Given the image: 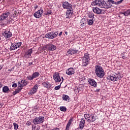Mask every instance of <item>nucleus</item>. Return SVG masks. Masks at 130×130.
Here are the masks:
<instances>
[{"mask_svg": "<svg viewBox=\"0 0 130 130\" xmlns=\"http://www.w3.org/2000/svg\"><path fill=\"white\" fill-rule=\"evenodd\" d=\"M91 6H98L103 9H109L112 7V4H110L108 2L104 1V0H95L91 3Z\"/></svg>", "mask_w": 130, "mask_h": 130, "instance_id": "obj_1", "label": "nucleus"}, {"mask_svg": "<svg viewBox=\"0 0 130 130\" xmlns=\"http://www.w3.org/2000/svg\"><path fill=\"white\" fill-rule=\"evenodd\" d=\"M95 74L98 78H103L105 75L104 70H103L102 67L99 65H96L95 66Z\"/></svg>", "mask_w": 130, "mask_h": 130, "instance_id": "obj_2", "label": "nucleus"}, {"mask_svg": "<svg viewBox=\"0 0 130 130\" xmlns=\"http://www.w3.org/2000/svg\"><path fill=\"white\" fill-rule=\"evenodd\" d=\"M90 61V54L86 53L84 56L82 57V66L83 67H87L89 64Z\"/></svg>", "mask_w": 130, "mask_h": 130, "instance_id": "obj_3", "label": "nucleus"}, {"mask_svg": "<svg viewBox=\"0 0 130 130\" xmlns=\"http://www.w3.org/2000/svg\"><path fill=\"white\" fill-rule=\"evenodd\" d=\"M107 79L109 80V81L115 82L116 81H119V80H121V76H120V75L119 74L115 73L114 74H112L110 76H108Z\"/></svg>", "mask_w": 130, "mask_h": 130, "instance_id": "obj_4", "label": "nucleus"}, {"mask_svg": "<svg viewBox=\"0 0 130 130\" xmlns=\"http://www.w3.org/2000/svg\"><path fill=\"white\" fill-rule=\"evenodd\" d=\"M84 117L87 121L90 122H94V121H95L96 119V117H95L94 115L90 114H85L84 115Z\"/></svg>", "mask_w": 130, "mask_h": 130, "instance_id": "obj_5", "label": "nucleus"}, {"mask_svg": "<svg viewBox=\"0 0 130 130\" xmlns=\"http://www.w3.org/2000/svg\"><path fill=\"white\" fill-rule=\"evenodd\" d=\"M2 35L5 37V39H9V38H11V37L13 36V34H12V32H11V30L10 29L3 30Z\"/></svg>", "mask_w": 130, "mask_h": 130, "instance_id": "obj_6", "label": "nucleus"}, {"mask_svg": "<svg viewBox=\"0 0 130 130\" xmlns=\"http://www.w3.org/2000/svg\"><path fill=\"white\" fill-rule=\"evenodd\" d=\"M44 48H45L47 52L49 51H54V50H56V46L53 44L49 43L44 46Z\"/></svg>", "mask_w": 130, "mask_h": 130, "instance_id": "obj_7", "label": "nucleus"}, {"mask_svg": "<svg viewBox=\"0 0 130 130\" xmlns=\"http://www.w3.org/2000/svg\"><path fill=\"white\" fill-rule=\"evenodd\" d=\"M44 119L45 118L43 116L36 117L33 119L32 122L35 125L40 124V123L44 122Z\"/></svg>", "mask_w": 130, "mask_h": 130, "instance_id": "obj_8", "label": "nucleus"}, {"mask_svg": "<svg viewBox=\"0 0 130 130\" xmlns=\"http://www.w3.org/2000/svg\"><path fill=\"white\" fill-rule=\"evenodd\" d=\"M58 35V31L53 32L51 31L49 32H47L45 36V38H48V39H53L56 37Z\"/></svg>", "mask_w": 130, "mask_h": 130, "instance_id": "obj_9", "label": "nucleus"}, {"mask_svg": "<svg viewBox=\"0 0 130 130\" xmlns=\"http://www.w3.org/2000/svg\"><path fill=\"white\" fill-rule=\"evenodd\" d=\"M53 80L56 83H60L61 82V79L60 76H59V73L55 72L53 76Z\"/></svg>", "mask_w": 130, "mask_h": 130, "instance_id": "obj_10", "label": "nucleus"}, {"mask_svg": "<svg viewBox=\"0 0 130 130\" xmlns=\"http://www.w3.org/2000/svg\"><path fill=\"white\" fill-rule=\"evenodd\" d=\"M80 51L78 50H77L75 48L74 49H70L67 52V55H69V54H71L72 55V54H79L80 53Z\"/></svg>", "mask_w": 130, "mask_h": 130, "instance_id": "obj_11", "label": "nucleus"}, {"mask_svg": "<svg viewBox=\"0 0 130 130\" xmlns=\"http://www.w3.org/2000/svg\"><path fill=\"white\" fill-rule=\"evenodd\" d=\"M10 16V12L6 11L3 13L0 16V22H3L4 20H6V19H8V17Z\"/></svg>", "mask_w": 130, "mask_h": 130, "instance_id": "obj_12", "label": "nucleus"}, {"mask_svg": "<svg viewBox=\"0 0 130 130\" xmlns=\"http://www.w3.org/2000/svg\"><path fill=\"white\" fill-rule=\"evenodd\" d=\"M62 6L63 9H65L66 10H68L69 9H72L73 7V5L69 3V2L65 1L62 3Z\"/></svg>", "mask_w": 130, "mask_h": 130, "instance_id": "obj_13", "label": "nucleus"}, {"mask_svg": "<svg viewBox=\"0 0 130 130\" xmlns=\"http://www.w3.org/2000/svg\"><path fill=\"white\" fill-rule=\"evenodd\" d=\"M42 14H43V10L40 9L37 12H36L34 13V16L35 18H37V19H39V18L42 17Z\"/></svg>", "mask_w": 130, "mask_h": 130, "instance_id": "obj_14", "label": "nucleus"}, {"mask_svg": "<svg viewBox=\"0 0 130 130\" xmlns=\"http://www.w3.org/2000/svg\"><path fill=\"white\" fill-rule=\"evenodd\" d=\"M38 84H35V86L30 89L29 91V94L30 95H33V94H35L37 92L38 90Z\"/></svg>", "mask_w": 130, "mask_h": 130, "instance_id": "obj_15", "label": "nucleus"}, {"mask_svg": "<svg viewBox=\"0 0 130 130\" xmlns=\"http://www.w3.org/2000/svg\"><path fill=\"white\" fill-rule=\"evenodd\" d=\"M66 72L67 75H68V76H72V75L75 74V69H74V68H70L67 69Z\"/></svg>", "mask_w": 130, "mask_h": 130, "instance_id": "obj_16", "label": "nucleus"}, {"mask_svg": "<svg viewBox=\"0 0 130 130\" xmlns=\"http://www.w3.org/2000/svg\"><path fill=\"white\" fill-rule=\"evenodd\" d=\"M88 83L90 86L94 87V88L97 87V82H96L95 80L90 78L88 79Z\"/></svg>", "mask_w": 130, "mask_h": 130, "instance_id": "obj_17", "label": "nucleus"}, {"mask_svg": "<svg viewBox=\"0 0 130 130\" xmlns=\"http://www.w3.org/2000/svg\"><path fill=\"white\" fill-rule=\"evenodd\" d=\"M92 10L93 13H94V14H96V15H101L102 13V10L100 8H98V7H93L92 8Z\"/></svg>", "mask_w": 130, "mask_h": 130, "instance_id": "obj_18", "label": "nucleus"}, {"mask_svg": "<svg viewBox=\"0 0 130 130\" xmlns=\"http://www.w3.org/2000/svg\"><path fill=\"white\" fill-rule=\"evenodd\" d=\"M85 122H86V120H85L84 118H82L79 123L80 129L82 130L85 127Z\"/></svg>", "mask_w": 130, "mask_h": 130, "instance_id": "obj_19", "label": "nucleus"}, {"mask_svg": "<svg viewBox=\"0 0 130 130\" xmlns=\"http://www.w3.org/2000/svg\"><path fill=\"white\" fill-rule=\"evenodd\" d=\"M73 121H74V118H71L68 121L65 130H70V126H71Z\"/></svg>", "mask_w": 130, "mask_h": 130, "instance_id": "obj_20", "label": "nucleus"}, {"mask_svg": "<svg viewBox=\"0 0 130 130\" xmlns=\"http://www.w3.org/2000/svg\"><path fill=\"white\" fill-rule=\"evenodd\" d=\"M122 2H123V0H120L117 2H115L113 0H108V3H109L110 5H111V4L113 5H120V4H121Z\"/></svg>", "mask_w": 130, "mask_h": 130, "instance_id": "obj_21", "label": "nucleus"}, {"mask_svg": "<svg viewBox=\"0 0 130 130\" xmlns=\"http://www.w3.org/2000/svg\"><path fill=\"white\" fill-rule=\"evenodd\" d=\"M73 14H74V11H73V7H71V9H67V11L66 12V15H68V16H73Z\"/></svg>", "mask_w": 130, "mask_h": 130, "instance_id": "obj_22", "label": "nucleus"}, {"mask_svg": "<svg viewBox=\"0 0 130 130\" xmlns=\"http://www.w3.org/2000/svg\"><path fill=\"white\" fill-rule=\"evenodd\" d=\"M42 85L44 88H46L47 89H49V88H50V84H49V82H48V81L43 82Z\"/></svg>", "mask_w": 130, "mask_h": 130, "instance_id": "obj_23", "label": "nucleus"}, {"mask_svg": "<svg viewBox=\"0 0 130 130\" xmlns=\"http://www.w3.org/2000/svg\"><path fill=\"white\" fill-rule=\"evenodd\" d=\"M80 23L81 24L80 25V26L84 27L85 25L87 24V20H86V19L85 18L81 19V20H80Z\"/></svg>", "mask_w": 130, "mask_h": 130, "instance_id": "obj_24", "label": "nucleus"}, {"mask_svg": "<svg viewBox=\"0 0 130 130\" xmlns=\"http://www.w3.org/2000/svg\"><path fill=\"white\" fill-rule=\"evenodd\" d=\"M62 98L64 101H68V102H70V96H69V95L67 94H63Z\"/></svg>", "mask_w": 130, "mask_h": 130, "instance_id": "obj_25", "label": "nucleus"}, {"mask_svg": "<svg viewBox=\"0 0 130 130\" xmlns=\"http://www.w3.org/2000/svg\"><path fill=\"white\" fill-rule=\"evenodd\" d=\"M32 76L34 79H36V78H38L40 76V74L39 72H35L32 74Z\"/></svg>", "mask_w": 130, "mask_h": 130, "instance_id": "obj_26", "label": "nucleus"}, {"mask_svg": "<svg viewBox=\"0 0 130 130\" xmlns=\"http://www.w3.org/2000/svg\"><path fill=\"white\" fill-rule=\"evenodd\" d=\"M121 14L122 15H124V16H125V17L128 16L129 15H130V10H128L124 12H121Z\"/></svg>", "mask_w": 130, "mask_h": 130, "instance_id": "obj_27", "label": "nucleus"}, {"mask_svg": "<svg viewBox=\"0 0 130 130\" xmlns=\"http://www.w3.org/2000/svg\"><path fill=\"white\" fill-rule=\"evenodd\" d=\"M88 25L89 26H92L94 23V19H88L87 21Z\"/></svg>", "mask_w": 130, "mask_h": 130, "instance_id": "obj_28", "label": "nucleus"}, {"mask_svg": "<svg viewBox=\"0 0 130 130\" xmlns=\"http://www.w3.org/2000/svg\"><path fill=\"white\" fill-rule=\"evenodd\" d=\"M32 49H30L27 51V53H26V54H27V57H30V56H31V54H32Z\"/></svg>", "mask_w": 130, "mask_h": 130, "instance_id": "obj_29", "label": "nucleus"}, {"mask_svg": "<svg viewBox=\"0 0 130 130\" xmlns=\"http://www.w3.org/2000/svg\"><path fill=\"white\" fill-rule=\"evenodd\" d=\"M16 49H17V47H16L15 44H12L10 50H15Z\"/></svg>", "mask_w": 130, "mask_h": 130, "instance_id": "obj_30", "label": "nucleus"}, {"mask_svg": "<svg viewBox=\"0 0 130 130\" xmlns=\"http://www.w3.org/2000/svg\"><path fill=\"white\" fill-rule=\"evenodd\" d=\"M8 91H9V87H8L7 86H4L3 88V92L4 93H7Z\"/></svg>", "mask_w": 130, "mask_h": 130, "instance_id": "obj_31", "label": "nucleus"}, {"mask_svg": "<svg viewBox=\"0 0 130 130\" xmlns=\"http://www.w3.org/2000/svg\"><path fill=\"white\" fill-rule=\"evenodd\" d=\"M22 89H20V88H17V89H16V90H15V91H14V92H13V95H16V94H18L19 92H21V90Z\"/></svg>", "mask_w": 130, "mask_h": 130, "instance_id": "obj_32", "label": "nucleus"}, {"mask_svg": "<svg viewBox=\"0 0 130 130\" xmlns=\"http://www.w3.org/2000/svg\"><path fill=\"white\" fill-rule=\"evenodd\" d=\"M18 84H19V85L18 87V89H20L21 90H22L23 89V87H24V85L20 81L18 82Z\"/></svg>", "mask_w": 130, "mask_h": 130, "instance_id": "obj_33", "label": "nucleus"}, {"mask_svg": "<svg viewBox=\"0 0 130 130\" xmlns=\"http://www.w3.org/2000/svg\"><path fill=\"white\" fill-rule=\"evenodd\" d=\"M20 83H21L23 86H27V85L28 84V83H27V81H26L25 80H21L20 81Z\"/></svg>", "mask_w": 130, "mask_h": 130, "instance_id": "obj_34", "label": "nucleus"}, {"mask_svg": "<svg viewBox=\"0 0 130 130\" xmlns=\"http://www.w3.org/2000/svg\"><path fill=\"white\" fill-rule=\"evenodd\" d=\"M60 111H63V112H66L67 111V108L64 106H61L60 107Z\"/></svg>", "mask_w": 130, "mask_h": 130, "instance_id": "obj_35", "label": "nucleus"}, {"mask_svg": "<svg viewBox=\"0 0 130 130\" xmlns=\"http://www.w3.org/2000/svg\"><path fill=\"white\" fill-rule=\"evenodd\" d=\"M88 18H89L91 19L94 20V13H90L88 15Z\"/></svg>", "mask_w": 130, "mask_h": 130, "instance_id": "obj_36", "label": "nucleus"}, {"mask_svg": "<svg viewBox=\"0 0 130 130\" xmlns=\"http://www.w3.org/2000/svg\"><path fill=\"white\" fill-rule=\"evenodd\" d=\"M27 80H28V81H32V80L34 79V78H33V76L31 75H28L27 77Z\"/></svg>", "mask_w": 130, "mask_h": 130, "instance_id": "obj_37", "label": "nucleus"}, {"mask_svg": "<svg viewBox=\"0 0 130 130\" xmlns=\"http://www.w3.org/2000/svg\"><path fill=\"white\" fill-rule=\"evenodd\" d=\"M13 125L14 126V129L15 130H17L19 127V125H18L17 123H13Z\"/></svg>", "mask_w": 130, "mask_h": 130, "instance_id": "obj_38", "label": "nucleus"}, {"mask_svg": "<svg viewBox=\"0 0 130 130\" xmlns=\"http://www.w3.org/2000/svg\"><path fill=\"white\" fill-rule=\"evenodd\" d=\"M121 56L122 58H123V59H126V57L125 56V55H124V54H121Z\"/></svg>", "mask_w": 130, "mask_h": 130, "instance_id": "obj_39", "label": "nucleus"}, {"mask_svg": "<svg viewBox=\"0 0 130 130\" xmlns=\"http://www.w3.org/2000/svg\"><path fill=\"white\" fill-rule=\"evenodd\" d=\"M59 89H60V85L55 86L54 88L55 90H59Z\"/></svg>", "mask_w": 130, "mask_h": 130, "instance_id": "obj_40", "label": "nucleus"}, {"mask_svg": "<svg viewBox=\"0 0 130 130\" xmlns=\"http://www.w3.org/2000/svg\"><path fill=\"white\" fill-rule=\"evenodd\" d=\"M51 14H52V12H51V11H48L47 12L46 15H48V16H49V15H51Z\"/></svg>", "mask_w": 130, "mask_h": 130, "instance_id": "obj_41", "label": "nucleus"}, {"mask_svg": "<svg viewBox=\"0 0 130 130\" xmlns=\"http://www.w3.org/2000/svg\"><path fill=\"white\" fill-rule=\"evenodd\" d=\"M34 130H39L40 129V126H35L34 128Z\"/></svg>", "mask_w": 130, "mask_h": 130, "instance_id": "obj_42", "label": "nucleus"}, {"mask_svg": "<svg viewBox=\"0 0 130 130\" xmlns=\"http://www.w3.org/2000/svg\"><path fill=\"white\" fill-rule=\"evenodd\" d=\"M17 44L18 48L20 47L21 45H22V42H18V43H17Z\"/></svg>", "mask_w": 130, "mask_h": 130, "instance_id": "obj_43", "label": "nucleus"}, {"mask_svg": "<svg viewBox=\"0 0 130 130\" xmlns=\"http://www.w3.org/2000/svg\"><path fill=\"white\" fill-rule=\"evenodd\" d=\"M13 88H16L17 87V83H14L12 85Z\"/></svg>", "mask_w": 130, "mask_h": 130, "instance_id": "obj_44", "label": "nucleus"}, {"mask_svg": "<svg viewBox=\"0 0 130 130\" xmlns=\"http://www.w3.org/2000/svg\"><path fill=\"white\" fill-rule=\"evenodd\" d=\"M26 125H28V126L31 125V122H30V121H27V122H26Z\"/></svg>", "mask_w": 130, "mask_h": 130, "instance_id": "obj_45", "label": "nucleus"}, {"mask_svg": "<svg viewBox=\"0 0 130 130\" xmlns=\"http://www.w3.org/2000/svg\"><path fill=\"white\" fill-rule=\"evenodd\" d=\"M34 8L35 10H36V9H37L38 8V5H35L34 6Z\"/></svg>", "mask_w": 130, "mask_h": 130, "instance_id": "obj_46", "label": "nucleus"}, {"mask_svg": "<svg viewBox=\"0 0 130 130\" xmlns=\"http://www.w3.org/2000/svg\"><path fill=\"white\" fill-rule=\"evenodd\" d=\"M49 130H59V128L56 127V128H54L53 129H50Z\"/></svg>", "mask_w": 130, "mask_h": 130, "instance_id": "obj_47", "label": "nucleus"}, {"mask_svg": "<svg viewBox=\"0 0 130 130\" xmlns=\"http://www.w3.org/2000/svg\"><path fill=\"white\" fill-rule=\"evenodd\" d=\"M100 90H101L100 89L97 88V89H96V90H95V92H100Z\"/></svg>", "mask_w": 130, "mask_h": 130, "instance_id": "obj_48", "label": "nucleus"}, {"mask_svg": "<svg viewBox=\"0 0 130 130\" xmlns=\"http://www.w3.org/2000/svg\"><path fill=\"white\" fill-rule=\"evenodd\" d=\"M59 36H61V35H62V31H61L58 34Z\"/></svg>", "mask_w": 130, "mask_h": 130, "instance_id": "obj_49", "label": "nucleus"}, {"mask_svg": "<svg viewBox=\"0 0 130 130\" xmlns=\"http://www.w3.org/2000/svg\"><path fill=\"white\" fill-rule=\"evenodd\" d=\"M15 47H16V49H17V48H19V47H18V44H17V43H15Z\"/></svg>", "mask_w": 130, "mask_h": 130, "instance_id": "obj_50", "label": "nucleus"}, {"mask_svg": "<svg viewBox=\"0 0 130 130\" xmlns=\"http://www.w3.org/2000/svg\"><path fill=\"white\" fill-rule=\"evenodd\" d=\"M32 64H33V62H29V63H28L29 67H30V66H32Z\"/></svg>", "mask_w": 130, "mask_h": 130, "instance_id": "obj_51", "label": "nucleus"}, {"mask_svg": "<svg viewBox=\"0 0 130 130\" xmlns=\"http://www.w3.org/2000/svg\"><path fill=\"white\" fill-rule=\"evenodd\" d=\"M61 80H62V82H61V83H60V85H61V84L62 83V82H63V77H61Z\"/></svg>", "mask_w": 130, "mask_h": 130, "instance_id": "obj_52", "label": "nucleus"}, {"mask_svg": "<svg viewBox=\"0 0 130 130\" xmlns=\"http://www.w3.org/2000/svg\"><path fill=\"white\" fill-rule=\"evenodd\" d=\"M16 15H17V12H15L14 14H13L14 17H16Z\"/></svg>", "mask_w": 130, "mask_h": 130, "instance_id": "obj_53", "label": "nucleus"}, {"mask_svg": "<svg viewBox=\"0 0 130 130\" xmlns=\"http://www.w3.org/2000/svg\"><path fill=\"white\" fill-rule=\"evenodd\" d=\"M3 87V84H2V82H0V88H2Z\"/></svg>", "mask_w": 130, "mask_h": 130, "instance_id": "obj_54", "label": "nucleus"}, {"mask_svg": "<svg viewBox=\"0 0 130 130\" xmlns=\"http://www.w3.org/2000/svg\"><path fill=\"white\" fill-rule=\"evenodd\" d=\"M14 69H15V68H14V67H12V69H11V70H9L8 71H13V70H14Z\"/></svg>", "mask_w": 130, "mask_h": 130, "instance_id": "obj_55", "label": "nucleus"}, {"mask_svg": "<svg viewBox=\"0 0 130 130\" xmlns=\"http://www.w3.org/2000/svg\"><path fill=\"white\" fill-rule=\"evenodd\" d=\"M79 129H80V126L75 129V130H79Z\"/></svg>", "mask_w": 130, "mask_h": 130, "instance_id": "obj_56", "label": "nucleus"}, {"mask_svg": "<svg viewBox=\"0 0 130 130\" xmlns=\"http://www.w3.org/2000/svg\"><path fill=\"white\" fill-rule=\"evenodd\" d=\"M66 35L68 36V31H65Z\"/></svg>", "mask_w": 130, "mask_h": 130, "instance_id": "obj_57", "label": "nucleus"}, {"mask_svg": "<svg viewBox=\"0 0 130 130\" xmlns=\"http://www.w3.org/2000/svg\"><path fill=\"white\" fill-rule=\"evenodd\" d=\"M10 22H12V21H13V19H10Z\"/></svg>", "mask_w": 130, "mask_h": 130, "instance_id": "obj_58", "label": "nucleus"}, {"mask_svg": "<svg viewBox=\"0 0 130 130\" xmlns=\"http://www.w3.org/2000/svg\"><path fill=\"white\" fill-rule=\"evenodd\" d=\"M2 66H0V71L1 70H2Z\"/></svg>", "mask_w": 130, "mask_h": 130, "instance_id": "obj_59", "label": "nucleus"}, {"mask_svg": "<svg viewBox=\"0 0 130 130\" xmlns=\"http://www.w3.org/2000/svg\"><path fill=\"white\" fill-rule=\"evenodd\" d=\"M2 40V38H0V41Z\"/></svg>", "mask_w": 130, "mask_h": 130, "instance_id": "obj_60", "label": "nucleus"}, {"mask_svg": "<svg viewBox=\"0 0 130 130\" xmlns=\"http://www.w3.org/2000/svg\"><path fill=\"white\" fill-rule=\"evenodd\" d=\"M2 0H0V2Z\"/></svg>", "mask_w": 130, "mask_h": 130, "instance_id": "obj_61", "label": "nucleus"}]
</instances>
